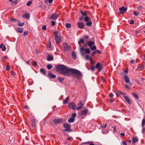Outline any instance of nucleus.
Masks as SVG:
<instances>
[{"instance_id":"obj_1","label":"nucleus","mask_w":145,"mask_h":145,"mask_svg":"<svg viewBox=\"0 0 145 145\" xmlns=\"http://www.w3.org/2000/svg\"><path fill=\"white\" fill-rule=\"evenodd\" d=\"M72 68H68V67L65 65H61L57 66L56 70L57 72L64 75L67 76H70Z\"/></svg>"},{"instance_id":"obj_2","label":"nucleus","mask_w":145,"mask_h":145,"mask_svg":"<svg viewBox=\"0 0 145 145\" xmlns=\"http://www.w3.org/2000/svg\"><path fill=\"white\" fill-rule=\"evenodd\" d=\"M72 74H75L77 78L78 79H80L82 76V74L79 71L76 69L72 68L71 73V76Z\"/></svg>"},{"instance_id":"obj_3","label":"nucleus","mask_w":145,"mask_h":145,"mask_svg":"<svg viewBox=\"0 0 145 145\" xmlns=\"http://www.w3.org/2000/svg\"><path fill=\"white\" fill-rule=\"evenodd\" d=\"M84 20L85 22H86V26L90 27L92 25V22H91L90 18L88 17H85Z\"/></svg>"},{"instance_id":"obj_4","label":"nucleus","mask_w":145,"mask_h":145,"mask_svg":"<svg viewBox=\"0 0 145 145\" xmlns=\"http://www.w3.org/2000/svg\"><path fill=\"white\" fill-rule=\"evenodd\" d=\"M76 104L74 102H71L69 103L68 105V107L69 109L73 110H76Z\"/></svg>"},{"instance_id":"obj_5","label":"nucleus","mask_w":145,"mask_h":145,"mask_svg":"<svg viewBox=\"0 0 145 145\" xmlns=\"http://www.w3.org/2000/svg\"><path fill=\"white\" fill-rule=\"evenodd\" d=\"M84 106V104L82 103V102L80 101L77 104V106L76 107V109L77 110H79L82 109Z\"/></svg>"},{"instance_id":"obj_6","label":"nucleus","mask_w":145,"mask_h":145,"mask_svg":"<svg viewBox=\"0 0 145 145\" xmlns=\"http://www.w3.org/2000/svg\"><path fill=\"white\" fill-rule=\"evenodd\" d=\"M95 67L97 69L98 71L100 72L103 69V66L102 64L99 63H97L95 66Z\"/></svg>"},{"instance_id":"obj_7","label":"nucleus","mask_w":145,"mask_h":145,"mask_svg":"<svg viewBox=\"0 0 145 145\" xmlns=\"http://www.w3.org/2000/svg\"><path fill=\"white\" fill-rule=\"evenodd\" d=\"M63 45L65 50L66 51H68L70 50V47L69 46L66 42H63Z\"/></svg>"},{"instance_id":"obj_8","label":"nucleus","mask_w":145,"mask_h":145,"mask_svg":"<svg viewBox=\"0 0 145 145\" xmlns=\"http://www.w3.org/2000/svg\"><path fill=\"white\" fill-rule=\"evenodd\" d=\"M80 52L81 53H82L84 51L86 53L89 54L90 53V50L89 48L84 49L83 47H81L80 48Z\"/></svg>"},{"instance_id":"obj_9","label":"nucleus","mask_w":145,"mask_h":145,"mask_svg":"<svg viewBox=\"0 0 145 145\" xmlns=\"http://www.w3.org/2000/svg\"><path fill=\"white\" fill-rule=\"evenodd\" d=\"M88 111V109H86L82 110L80 114V115L84 117L87 115Z\"/></svg>"},{"instance_id":"obj_10","label":"nucleus","mask_w":145,"mask_h":145,"mask_svg":"<svg viewBox=\"0 0 145 145\" xmlns=\"http://www.w3.org/2000/svg\"><path fill=\"white\" fill-rule=\"evenodd\" d=\"M55 40L56 43L57 44H58L61 42V35L57 36L55 37Z\"/></svg>"},{"instance_id":"obj_11","label":"nucleus","mask_w":145,"mask_h":145,"mask_svg":"<svg viewBox=\"0 0 145 145\" xmlns=\"http://www.w3.org/2000/svg\"><path fill=\"white\" fill-rule=\"evenodd\" d=\"M119 10L121 13L123 14L127 10V8H125L124 6H123L119 8Z\"/></svg>"},{"instance_id":"obj_12","label":"nucleus","mask_w":145,"mask_h":145,"mask_svg":"<svg viewBox=\"0 0 145 145\" xmlns=\"http://www.w3.org/2000/svg\"><path fill=\"white\" fill-rule=\"evenodd\" d=\"M63 120L61 119H56L54 120V122L56 123H60L62 122Z\"/></svg>"},{"instance_id":"obj_13","label":"nucleus","mask_w":145,"mask_h":145,"mask_svg":"<svg viewBox=\"0 0 145 145\" xmlns=\"http://www.w3.org/2000/svg\"><path fill=\"white\" fill-rule=\"evenodd\" d=\"M48 77L50 78L51 79L54 78H56V76L55 75L51 73V72L49 71L48 73Z\"/></svg>"},{"instance_id":"obj_14","label":"nucleus","mask_w":145,"mask_h":145,"mask_svg":"<svg viewBox=\"0 0 145 145\" xmlns=\"http://www.w3.org/2000/svg\"><path fill=\"white\" fill-rule=\"evenodd\" d=\"M58 16L57 15L56 13L53 14L50 17V18L51 19H57Z\"/></svg>"},{"instance_id":"obj_15","label":"nucleus","mask_w":145,"mask_h":145,"mask_svg":"<svg viewBox=\"0 0 145 145\" xmlns=\"http://www.w3.org/2000/svg\"><path fill=\"white\" fill-rule=\"evenodd\" d=\"M77 25L78 27L80 29H83L84 27V24L81 22H78L77 23Z\"/></svg>"},{"instance_id":"obj_16","label":"nucleus","mask_w":145,"mask_h":145,"mask_svg":"<svg viewBox=\"0 0 145 145\" xmlns=\"http://www.w3.org/2000/svg\"><path fill=\"white\" fill-rule=\"evenodd\" d=\"M36 120L33 119L32 120V127L35 128L36 127Z\"/></svg>"},{"instance_id":"obj_17","label":"nucleus","mask_w":145,"mask_h":145,"mask_svg":"<svg viewBox=\"0 0 145 145\" xmlns=\"http://www.w3.org/2000/svg\"><path fill=\"white\" fill-rule=\"evenodd\" d=\"M124 98L125 101L127 102V103L128 104H130L131 103V100H130L129 97L127 96L126 95H124Z\"/></svg>"},{"instance_id":"obj_18","label":"nucleus","mask_w":145,"mask_h":145,"mask_svg":"<svg viewBox=\"0 0 145 145\" xmlns=\"http://www.w3.org/2000/svg\"><path fill=\"white\" fill-rule=\"evenodd\" d=\"M23 18L25 19H29L30 17L29 13H25L23 15Z\"/></svg>"},{"instance_id":"obj_19","label":"nucleus","mask_w":145,"mask_h":145,"mask_svg":"<svg viewBox=\"0 0 145 145\" xmlns=\"http://www.w3.org/2000/svg\"><path fill=\"white\" fill-rule=\"evenodd\" d=\"M138 68L140 70H142L145 68V64H139L138 66Z\"/></svg>"},{"instance_id":"obj_20","label":"nucleus","mask_w":145,"mask_h":145,"mask_svg":"<svg viewBox=\"0 0 145 145\" xmlns=\"http://www.w3.org/2000/svg\"><path fill=\"white\" fill-rule=\"evenodd\" d=\"M63 127L67 129H70L71 126L70 125L66 123H64L63 124Z\"/></svg>"},{"instance_id":"obj_21","label":"nucleus","mask_w":145,"mask_h":145,"mask_svg":"<svg viewBox=\"0 0 145 145\" xmlns=\"http://www.w3.org/2000/svg\"><path fill=\"white\" fill-rule=\"evenodd\" d=\"M47 60L48 61H51L53 60V57L50 55H48L47 57Z\"/></svg>"},{"instance_id":"obj_22","label":"nucleus","mask_w":145,"mask_h":145,"mask_svg":"<svg viewBox=\"0 0 145 145\" xmlns=\"http://www.w3.org/2000/svg\"><path fill=\"white\" fill-rule=\"evenodd\" d=\"M0 48H2V50L3 51H5L6 50V47L5 46H4L3 43H2L0 45Z\"/></svg>"},{"instance_id":"obj_23","label":"nucleus","mask_w":145,"mask_h":145,"mask_svg":"<svg viewBox=\"0 0 145 145\" xmlns=\"http://www.w3.org/2000/svg\"><path fill=\"white\" fill-rule=\"evenodd\" d=\"M72 56L74 59H76L77 56L75 52L74 51L72 53Z\"/></svg>"},{"instance_id":"obj_24","label":"nucleus","mask_w":145,"mask_h":145,"mask_svg":"<svg viewBox=\"0 0 145 145\" xmlns=\"http://www.w3.org/2000/svg\"><path fill=\"white\" fill-rule=\"evenodd\" d=\"M80 12L82 16H85V17H89L87 15V13L85 12H83L82 10H80Z\"/></svg>"},{"instance_id":"obj_25","label":"nucleus","mask_w":145,"mask_h":145,"mask_svg":"<svg viewBox=\"0 0 145 145\" xmlns=\"http://www.w3.org/2000/svg\"><path fill=\"white\" fill-rule=\"evenodd\" d=\"M125 81L127 83H129V77L127 76H125L124 77Z\"/></svg>"},{"instance_id":"obj_26","label":"nucleus","mask_w":145,"mask_h":145,"mask_svg":"<svg viewBox=\"0 0 145 145\" xmlns=\"http://www.w3.org/2000/svg\"><path fill=\"white\" fill-rule=\"evenodd\" d=\"M132 143H134L137 142L138 141V139L137 137H134L132 139Z\"/></svg>"},{"instance_id":"obj_27","label":"nucleus","mask_w":145,"mask_h":145,"mask_svg":"<svg viewBox=\"0 0 145 145\" xmlns=\"http://www.w3.org/2000/svg\"><path fill=\"white\" fill-rule=\"evenodd\" d=\"M94 42L93 41H89L88 42V45L90 47L94 44Z\"/></svg>"},{"instance_id":"obj_28","label":"nucleus","mask_w":145,"mask_h":145,"mask_svg":"<svg viewBox=\"0 0 145 145\" xmlns=\"http://www.w3.org/2000/svg\"><path fill=\"white\" fill-rule=\"evenodd\" d=\"M85 59L86 60H89L91 61V63H92V58L91 57H89L88 55H87L85 57Z\"/></svg>"},{"instance_id":"obj_29","label":"nucleus","mask_w":145,"mask_h":145,"mask_svg":"<svg viewBox=\"0 0 145 145\" xmlns=\"http://www.w3.org/2000/svg\"><path fill=\"white\" fill-rule=\"evenodd\" d=\"M74 121V119L72 118V117H71L68 120V121L69 122H73Z\"/></svg>"},{"instance_id":"obj_30","label":"nucleus","mask_w":145,"mask_h":145,"mask_svg":"<svg viewBox=\"0 0 145 145\" xmlns=\"http://www.w3.org/2000/svg\"><path fill=\"white\" fill-rule=\"evenodd\" d=\"M69 97H67L65 99V100L63 102V103L64 104H66L69 101Z\"/></svg>"},{"instance_id":"obj_31","label":"nucleus","mask_w":145,"mask_h":145,"mask_svg":"<svg viewBox=\"0 0 145 145\" xmlns=\"http://www.w3.org/2000/svg\"><path fill=\"white\" fill-rule=\"evenodd\" d=\"M142 127H143L145 125V117L143 118L142 120Z\"/></svg>"},{"instance_id":"obj_32","label":"nucleus","mask_w":145,"mask_h":145,"mask_svg":"<svg viewBox=\"0 0 145 145\" xmlns=\"http://www.w3.org/2000/svg\"><path fill=\"white\" fill-rule=\"evenodd\" d=\"M24 24V22H23L22 23H21V22H18L17 23V25L18 26H23Z\"/></svg>"},{"instance_id":"obj_33","label":"nucleus","mask_w":145,"mask_h":145,"mask_svg":"<svg viewBox=\"0 0 145 145\" xmlns=\"http://www.w3.org/2000/svg\"><path fill=\"white\" fill-rule=\"evenodd\" d=\"M40 71L41 72L43 73V74L44 75H45L46 73V72L45 71V70L43 68H41L40 69Z\"/></svg>"},{"instance_id":"obj_34","label":"nucleus","mask_w":145,"mask_h":145,"mask_svg":"<svg viewBox=\"0 0 145 145\" xmlns=\"http://www.w3.org/2000/svg\"><path fill=\"white\" fill-rule=\"evenodd\" d=\"M133 96L137 99H139L138 96L135 93H133Z\"/></svg>"},{"instance_id":"obj_35","label":"nucleus","mask_w":145,"mask_h":145,"mask_svg":"<svg viewBox=\"0 0 145 145\" xmlns=\"http://www.w3.org/2000/svg\"><path fill=\"white\" fill-rule=\"evenodd\" d=\"M52 67V66L51 65L49 64L47 65V68L49 70L51 69Z\"/></svg>"},{"instance_id":"obj_36","label":"nucleus","mask_w":145,"mask_h":145,"mask_svg":"<svg viewBox=\"0 0 145 145\" xmlns=\"http://www.w3.org/2000/svg\"><path fill=\"white\" fill-rule=\"evenodd\" d=\"M90 48L92 50H95L96 49V47L95 46H91Z\"/></svg>"},{"instance_id":"obj_37","label":"nucleus","mask_w":145,"mask_h":145,"mask_svg":"<svg viewBox=\"0 0 145 145\" xmlns=\"http://www.w3.org/2000/svg\"><path fill=\"white\" fill-rule=\"evenodd\" d=\"M18 32L21 33H22L23 32L22 28L19 27L18 29Z\"/></svg>"},{"instance_id":"obj_38","label":"nucleus","mask_w":145,"mask_h":145,"mask_svg":"<svg viewBox=\"0 0 145 145\" xmlns=\"http://www.w3.org/2000/svg\"><path fill=\"white\" fill-rule=\"evenodd\" d=\"M71 26V25L69 23H67L66 25V27L69 28Z\"/></svg>"},{"instance_id":"obj_39","label":"nucleus","mask_w":145,"mask_h":145,"mask_svg":"<svg viewBox=\"0 0 145 145\" xmlns=\"http://www.w3.org/2000/svg\"><path fill=\"white\" fill-rule=\"evenodd\" d=\"M84 43V40L82 39H80L79 40V41H78V43L80 44H83Z\"/></svg>"},{"instance_id":"obj_40","label":"nucleus","mask_w":145,"mask_h":145,"mask_svg":"<svg viewBox=\"0 0 145 145\" xmlns=\"http://www.w3.org/2000/svg\"><path fill=\"white\" fill-rule=\"evenodd\" d=\"M11 73L12 75H13L14 77H15L16 76V73L13 71H12L11 72Z\"/></svg>"},{"instance_id":"obj_41","label":"nucleus","mask_w":145,"mask_h":145,"mask_svg":"<svg viewBox=\"0 0 145 145\" xmlns=\"http://www.w3.org/2000/svg\"><path fill=\"white\" fill-rule=\"evenodd\" d=\"M133 13L134 15L135 16H138L139 14V13L138 12H137L136 11H134L133 12Z\"/></svg>"},{"instance_id":"obj_42","label":"nucleus","mask_w":145,"mask_h":145,"mask_svg":"<svg viewBox=\"0 0 145 145\" xmlns=\"http://www.w3.org/2000/svg\"><path fill=\"white\" fill-rule=\"evenodd\" d=\"M72 131V130L70 129H67L63 130V131H66L67 132H70Z\"/></svg>"},{"instance_id":"obj_43","label":"nucleus","mask_w":145,"mask_h":145,"mask_svg":"<svg viewBox=\"0 0 145 145\" xmlns=\"http://www.w3.org/2000/svg\"><path fill=\"white\" fill-rule=\"evenodd\" d=\"M58 80L60 82L62 83L64 79L63 78H59Z\"/></svg>"},{"instance_id":"obj_44","label":"nucleus","mask_w":145,"mask_h":145,"mask_svg":"<svg viewBox=\"0 0 145 145\" xmlns=\"http://www.w3.org/2000/svg\"><path fill=\"white\" fill-rule=\"evenodd\" d=\"M49 43L47 45V47L48 48H50L51 47V42L50 41H49Z\"/></svg>"},{"instance_id":"obj_45","label":"nucleus","mask_w":145,"mask_h":145,"mask_svg":"<svg viewBox=\"0 0 145 145\" xmlns=\"http://www.w3.org/2000/svg\"><path fill=\"white\" fill-rule=\"evenodd\" d=\"M54 34L55 35V37H56L57 36H59V35H58V32L57 31H55L54 32Z\"/></svg>"},{"instance_id":"obj_46","label":"nucleus","mask_w":145,"mask_h":145,"mask_svg":"<svg viewBox=\"0 0 145 145\" xmlns=\"http://www.w3.org/2000/svg\"><path fill=\"white\" fill-rule=\"evenodd\" d=\"M28 34V32L27 31H25L24 33L23 34L25 36L27 35Z\"/></svg>"},{"instance_id":"obj_47","label":"nucleus","mask_w":145,"mask_h":145,"mask_svg":"<svg viewBox=\"0 0 145 145\" xmlns=\"http://www.w3.org/2000/svg\"><path fill=\"white\" fill-rule=\"evenodd\" d=\"M96 53V51H94L91 54V56H94Z\"/></svg>"},{"instance_id":"obj_48","label":"nucleus","mask_w":145,"mask_h":145,"mask_svg":"<svg viewBox=\"0 0 145 145\" xmlns=\"http://www.w3.org/2000/svg\"><path fill=\"white\" fill-rule=\"evenodd\" d=\"M37 63L36 61H33V62L32 65L34 66H36L37 65Z\"/></svg>"},{"instance_id":"obj_49","label":"nucleus","mask_w":145,"mask_h":145,"mask_svg":"<svg viewBox=\"0 0 145 145\" xmlns=\"http://www.w3.org/2000/svg\"><path fill=\"white\" fill-rule=\"evenodd\" d=\"M76 113H73L72 114V118H73L74 119L76 117Z\"/></svg>"},{"instance_id":"obj_50","label":"nucleus","mask_w":145,"mask_h":145,"mask_svg":"<svg viewBox=\"0 0 145 145\" xmlns=\"http://www.w3.org/2000/svg\"><path fill=\"white\" fill-rule=\"evenodd\" d=\"M18 2V1L17 0H15L14 1L12 2V3L14 4V5H16L17 3Z\"/></svg>"},{"instance_id":"obj_51","label":"nucleus","mask_w":145,"mask_h":145,"mask_svg":"<svg viewBox=\"0 0 145 145\" xmlns=\"http://www.w3.org/2000/svg\"><path fill=\"white\" fill-rule=\"evenodd\" d=\"M6 70L7 71H9L10 70V67L8 65L6 66Z\"/></svg>"},{"instance_id":"obj_52","label":"nucleus","mask_w":145,"mask_h":145,"mask_svg":"<svg viewBox=\"0 0 145 145\" xmlns=\"http://www.w3.org/2000/svg\"><path fill=\"white\" fill-rule=\"evenodd\" d=\"M106 126H107V124L106 123L104 125H102L101 126V127L103 128H106Z\"/></svg>"},{"instance_id":"obj_53","label":"nucleus","mask_w":145,"mask_h":145,"mask_svg":"<svg viewBox=\"0 0 145 145\" xmlns=\"http://www.w3.org/2000/svg\"><path fill=\"white\" fill-rule=\"evenodd\" d=\"M119 92V93L121 94H122L123 95H125V92H122V91H118Z\"/></svg>"},{"instance_id":"obj_54","label":"nucleus","mask_w":145,"mask_h":145,"mask_svg":"<svg viewBox=\"0 0 145 145\" xmlns=\"http://www.w3.org/2000/svg\"><path fill=\"white\" fill-rule=\"evenodd\" d=\"M46 25H44L42 27V29L43 30H46Z\"/></svg>"},{"instance_id":"obj_55","label":"nucleus","mask_w":145,"mask_h":145,"mask_svg":"<svg viewBox=\"0 0 145 145\" xmlns=\"http://www.w3.org/2000/svg\"><path fill=\"white\" fill-rule=\"evenodd\" d=\"M95 67L94 66H92L91 67V71H94L95 70Z\"/></svg>"},{"instance_id":"obj_56","label":"nucleus","mask_w":145,"mask_h":145,"mask_svg":"<svg viewBox=\"0 0 145 145\" xmlns=\"http://www.w3.org/2000/svg\"><path fill=\"white\" fill-rule=\"evenodd\" d=\"M51 22L52 23V25L53 26H55V22L54 21H51Z\"/></svg>"},{"instance_id":"obj_57","label":"nucleus","mask_w":145,"mask_h":145,"mask_svg":"<svg viewBox=\"0 0 145 145\" xmlns=\"http://www.w3.org/2000/svg\"><path fill=\"white\" fill-rule=\"evenodd\" d=\"M96 51V53H97L98 54H101V51L100 50H97Z\"/></svg>"},{"instance_id":"obj_58","label":"nucleus","mask_w":145,"mask_h":145,"mask_svg":"<svg viewBox=\"0 0 145 145\" xmlns=\"http://www.w3.org/2000/svg\"><path fill=\"white\" fill-rule=\"evenodd\" d=\"M32 3V2L30 1H29L27 3V5L28 6H29Z\"/></svg>"},{"instance_id":"obj_59","label":"nucleus","mask_w":145,"mask_h":145,"mask_svg":"<svg viewBox=\"0 0 145 145\" xmlns=\"http://www.w3.org/2000/svg\"><path fill=\"white\" fill-rule=\"evenodd\" d=\"M122 145H127L126 142L124 141H123L122 142Z\"/></svg>"},{"instance_id":"obj_60","label":"nucleus","mask_w":145,"mask_h":145,"mask_svg":"<svg viewBox=\"0 0 145 145\" xmlns=\"http://www.w3.org/2000/svg\"><path fill=\"white\" fill-rule=\"evenodd\" d=\"M134 21L133 20H131L130 22V24H134Z\"/></svg>"},{"instance_id":"obj_61","label":"nucleus","mask_w":145,"mask_h":145,"mask_svg":"<svg viewBox=\"0 0 145 145\" xmlns=\"http://www.w3.org/2000/svg\"><path fill=\"white\" fill-rule=\"evenodd\" d=\"M112 128H113V129H114L113 131L114 132H116L117 130L116 129V126H115L113 127H112Z\"/></svg>"},{"instance_id":"obj_62","label":"nucleus","mask_w":145,"mask_h":145,"mask_svg":"<svg viewBox=\"0 0 145 145\" xmlns=\"http://www.w3.org/2000/svg\"><path fill=\"white\" fill-rule=\"evenodd\" d=\"M101 79L102 80V81L103 82H105V78L104 77L102 76L101 77Z\"/></svg>"},{"instance_id":"obj_63","label":"nucleus","mask_w":145,"mask_h":145,"mask_svg":"<svg viewBox=\"0 0 145 145\" xmlns=\"http://www.w3.org/2000/svg\"><path fill=\"white\" fill-rule=\"evenodd\" d=\"M115 93L116 94V95L117 96V97H119V96H120V95H119V94H120L119 93V92H115Z\"/></svg>"},{"instance_id":"obj_64","label":"nucleus","mask_w":145,"mask_h":145,"mask_svg":"<svg viewBox=\"0 0 145 145\" xmlns=\"http://www.w3.org/2000/svg\"><path fill=\"white\" fill-rule=\"evenodd\" d=\"M113 96V94L112 93H110L109 94V96L110 97H112Z\"/></svg>"}]
</instances>
